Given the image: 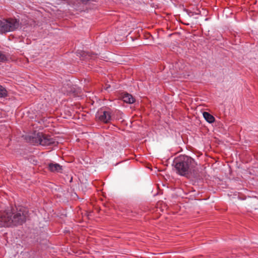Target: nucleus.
<instances>
[{"label":"nucleus","instance_id":"nucleus-1","mask_svg":"<svg viewBox=\"0 0 258 258\" xmlns=\"http://www.w3.org/2000/svg\"><path fill=\"white\" fill-rule=\"evenodd\" d=\"M28 217V211L24 207L0 212V227L21 225Z\"/></svg>","mask_w":258,"mask_h":258},{"label":"nucleus","instance_id":"nucleus-2","mask_svg":"<svg viewBox=\"0 0 258 258\" xmlns=\"http://www.w3.org/2000/svg\"><path fill=\"white\" fill-rule=\"evenodd\" d=\"M173 165L176 173L181 176L187 177L197 173V163L189 156L181 155L177 157L173 161Z\"/></svg>","mask_w":258,"mask_h":258},{"label":"nucleus","instance_id":"nucleus-3","mask_svg":"<svg viewBox=\"0 0 258 258\" xmlns=\"http://www.w3.org/2000/svg\"><path fill=\"white\" fill-rule=\"evenodd\" d=\"M28 140L31 144H37L42 146H49L55 143V140L53 138L42 133H37L29 136Z\"/></svg>","mask_w":258,"mask_h":258},{"label":"nucleus","instance_id":"nucleus-4","mask_svg":"<svg viewBox=\"0 0 258 258\" xmlns=\"http://www.w3.org/2000/svg\"><path fill=\"white\" fill-rule=\"evenodd\" d=\"M20 26L19 20L15 18L3 19L0 20V34H6L15 31Z\"/></svg>","mask_w":258,"mask_h":258},{"label":"nucleus","instance_id":"nucleus-5","mask_svg":"<svg viewBox=\"0 0 258 258\" xmlns=\"http://www.w3.org/2000/svg\"><path fill=\"white\" fill-rule=\"evenodd\" d=\"M98 119L100 121L107 123L111 120V113L108 111L100 109L97 112Z\"/></svg>","mask_w":258,"mask_h":258},{"label":"nucleus","instance_id":"nucleus-6","mask_svg":"<svg viewBox=\"0 0 258 258\" xmlns=\"http://www.w3.org/2000/svg\"><path fill=\"white\" fill-rule=\"evenodd\" d=\"M49 170L51 172H60L62 170V166L58 163H50L48 165Z\"/></svg>","mask_w":258,"mask_h":258},{"label":"nucleus","instance_id":"nucleus-7","mask_svg":"<svg viewBox=\"0 0 258 258\" xmlns=\"http://www.w3.org/2000/svg\"><path fill=\"white\" fill-rule=\"evenodd\" d=\"M122 100L124 102L132 104L135 102V99L133 96L128 93H125L122 96Z\"/></svg>","mask_w":258,"mask_h":258},{"label":"nucleus","instance_id":"nucleus-8","mask_svg":"<svg viewBox=\"0 0 258 258\" xmlns=\"http://www.w3.org/2000/svg\"><path fill=\"white\" fill-rule=\"evenodd\" d=\"M203 115L204 118L209 123H213L215 120V117L209 112H204Z\"/></svg>","mask_w":258,"mask_h":258},{"label":"nucleus","instance_id":"nucleus-9","mask_svg":"<svg viewBox=\"0 0 258 258\" xmlns=\"http://www.w3.org/2000/svg\"><path fill=\"white\" fill-rule=\"evenodd\" d=\"M7 96V91L2 86L0 85V98H4Z\"/></svg>","mask_w":258,"mask_h":258},{"label":"nucleus","instance_id":"nucleus-10","mask_svg":"<svg viewBox=\"0 0 258 258\" xmlns=\"http://www.w3.org/2000/svg\"><path fill=\"white\" fill-rule=\"evenodd\" d=\"M7 60V56L0 51V62L5 61Z\"/></svg>","mask_w":258,"mask_h":258},{"label":"nucleus","instance_id":"nucleus-11","mask_svg":"<svg viewBox=\"0 0 258 258\" xmlns=\"http://www.w3.org/2000/svg\"><path fill=\"white\" fill-rule=\"evenodd\" d=\"M94 55L95 54L94 53H90L89 52H83V54H82V55H84L85 56L88 55V56L90 57V58H93V55Z\"/></svg>","mask_w":258,"mask_h":258}]
</instances>
